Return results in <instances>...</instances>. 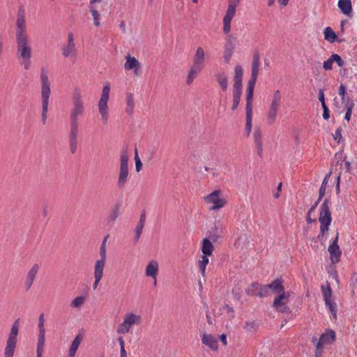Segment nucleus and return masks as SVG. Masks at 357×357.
<instances>
[{
  "label": "nucleus",
  "mask_w": 357,
  "mask_h": 357,
  "mask_svg": "<svg viewBox=\"0 0 357 357\" xmlns=\"http://www.w3.org/2000/svg\"><path fill=\"white\" fill-rule=\"evenodd\" d=\"M129 178L128 155L124 151L120 155V165L116 185L119 188H123L128 183Z\"/></svg>",
  "instance_id": "9b49d317"
},
{
  "label": "nucleus",
  "mask_w": 357,
  "mask_h": 357,
  "mask_svg": "<svg viewBox=\"0 0 357 357\" xmlns=\"http://www.w3.org/2000/svg\"><path fill=\"white\" fill-rule=\"evenodd\" d=\"M330 175H331V173H328V174H326L322 181L321 185L319 188L318 201H320L323 198V197L324 196V195L326 193V186H327V184L328 182V178L330 177Z\"/></svg>",
  "instance_id": "ea45409f"
},
{
  "label": "nucleus",
  "mask_w": 357,
  "mask_h": 357,
  "mask_svg": "<svg viewBox=\"0 0 357 357\" xmlns=\"http://www.w3.org/2000/svg\"><path fill=\"white\" fill-rule=\"evenodd\" d=\"M102 0H90V8L95 6V3L101 2Z\"/></svg>",
  "instance_id": "0e129e2a"
},
{
  "label": "nucleus",
  "mask_w": 357,
  "mask_h": 357,
  "mask_svg": "<svg viewBox=\"0 0 357 357\" xmlns=\"http://www.w3.org/2000/svg\"><path fill=\"white\" fill-rule=\"evenodd\" d=\"M323 108V118L325 120H328L330 117V111L326 105H322Z\"/></svg>",
  "instance_id": "6e6d98bb"
},
{
  "label": "nucleus",
  "mask_w": 357,
  "mask_h": 357,
  "mask_svg": "<svg viewBox=\"0 0 357 357\" xmlns=\"http://www.w3.org/2000/svg\"><path fill=\"white\" fill-rule=\"evenodd\" d=\"M259 284L252 283L246 289V294L250 296H258Z\"/></svg>",
  "instance_id": "c03bdc74"
},
{
  "label": "nucleus",
  "mask_w": 357,
  "mask_h": 357,
  "mask_svg": "<svg viewBox=\"0 0 357 357\" xmlns=\"http://www.w3.org/2000/svg\"><path fill=\"white\" fill-rule=\"evenodd\" d=\"M16 55L24 70H29L31 64L32 47L27 34L24 10H20L16 20Z\"/></svg>",
  "instance_id": "f257e3e1"
},
{
  "label": "nucleus",
  "mask_w": 357,
  "mask_h": 357,
  "mask_svg": "<svg viewBox=\"0 0 357 357\" xmlns=\"http://www.w3.org/2000/svg\"><path fill=\"white\" fill-rule=\"evenodd\" d=\"M252 112H246L245 130L248 135H249L252 130Z\"/></svg>",
  "instance_id": "49530a36"
},
{
  "label": "nucleus",
  "mask_w": 357,
  "mask_h": 357,
  "mask_svg": "<svg viewBox=\"0 0 357 357\" xmlns=\"http://www.w3.org/2000/svg\"><path fill=\"white\" fill-rule=\"evenodd\" d=\"M204 203L208 206L209 211H218L224 208L227 204V198L220 190H215L204 197Z\"/></svg>",
  "instance_id": "423d86ee"
},
{
  "label": "nucleus",
  "mask_w": 357,
  "mask_h": 357,
  "mask_svg": "<svg viewBox=\"0 0 357 357\" xmlns=\"http://www.w3.org/2000/svg\"><path fill=\"white\" fill-rule=\"evenodd\" d=\"M339 239V233L337 232L335 238L331 243L328 248L330 254V259L332 264H336L340 261L342 251L337 244Z\"/></svg>",
  "instance_id": "dca6fc26"
},
{
  "label": "nucleus",
  "mask_w": 357,
  "mask_h": 357,
  "mask_svg": "<svg viewBox=\"0 0 357 357\" xmlns=\"http://www.w3.org/2000/svg\"><path fill=\"white\" fill-rule=\"evenodd\" d=\"M321 291L325 304L328 307L332 314V319L335 321L337 320V306L335 303L331 300L332 290L330 284L327 283L326 287L322 285Z\"/></svg>",
  "instance_id": "2eb2a0df"
},
{
  "label": "nucleus",
  "mask_w": 357,
  "mask_h": 357,
  "mask_svg": "<svg viewBox=\"0 0 357 357\" xmlns=\"http://www.w3.org/2000/svg\"><path fill=\"white\" fill-rule=\"evenodd\" d=\"M260 64V59L259 55L258 54H255L253 56L252 63V73L251 77L249 82H256L257 76L259 74V67Z\"/></svg>",
  "instance_id": "bb28decb"
},
{
  "label": "nucleus",
  "mask_w": 357,
  "mask_h": 357,
  "mask_svg": "<svg viewBox=\"0 0 357 357\" xmlns=\"http://www.w3.org/2000/svg\"><path fill=\"white\" fill-rule=\"evenodd\" d=\"M68 57H70L73 62H75L77 59V52L75 44L73 43V36L68 34Z\"/></svg>",
  "instance_id": "473e14b6"
},
{
  "label": "nucleus",
  "mask_w": 357,
  "mask_h": 357,
  "mask_svg": "<svg viewBox=\"0 0 357 357\" xmlns=\"http://www.w3.org/2000/svg\"><path fill=\"white\" fill-rule=\"evenodd\" d=\"M253 135L258 154L261 156L263 153L262 132L259 129H256Z\"/></svg>",
  "instance_id": "c756f323"
},
{
  "label": "nucleus",
  "mask_w": 357,
  "mask_h": 357,
  "mask_svg": "<svg viewBox=\"0 0 357 357\" xmlns=\"http://www.w3.org/2000/svg\"><path fill=\"white\" fill-rule=\"evenodd\" d=\"M77 139H70V151L72 153H75L77 150Z\"/></svg>",
  "instance_id": "864d4df0"
},
{
  "label": "nucleus",
  "mask_w": 357,
  "mask_h": 357,
  "mask_svg": "<svg viewBox=\"0 0 357 357\" xmlns=\"http://www.w3.org/2000/svg\"><path fill=\"white\" fill-rule=\"evenodd\" d=\"M145 220H146L145 214H142L140 216L139 220V222L136 226V228H135V242H137L139 239V237L142 234L143 228L144 227Z\"/></svg>",
  "instance_id": "72a5a7b5"
},
{
  "label": "nucleus",
  "mask_w": 357,
  "mask_h": 357,
  "mask_svg": "<svg viewBox=\"0 0 357 357\" xmlns=\"http://www.w3.org/2000/svg\"><path fill=\"white\" fill-rule=\"evenodd\" d=\"M336 339L335 332L331 329H327L320 336L319 341L316 345V350L322 351L324 345L331 344L335 342Z\"/></svg>",
  "instance_id": "a211bd4d"
},
{
  "label": "nucleus",
  "mask_w": 357,
  "mask_h": 357,
  "mask_svg": "<svg viewBox=\"0 0 357 357\" xmlns=\"http://www.w3.org/2000/svg\"><path fill=\"white\" fill-rule=\"evenodd\" d=\"M324 39L330 43H334L337 40V35L333 29L330 26L325 28L324 31Z\"/></svg>",
  "instance_id": "f704fd0d"
},
{
  "label": "nucleus",
  "mask_w": 357,
  "mask_h": 357,
  "mask_svg": "<svg viewBox=\"0 0 357 357\" xmlns=\"http://www.w3.org/2000/svg\"><path fill=\"white\" fill-rule=\"evenodd\" d=\"M45 315L43 313L40 314L38 318V342L45 343Z\"/></svg>",
  "instance_id": "cd10ccee"
},
{
  "label": "nucleus",
  "mask_w": 357,
  "mask_h": 357,
  "mask_svg": "<svg viewBox=\"0 0 357 357\" xmlns=\"http://www.w3.org/2000/svg\"><path fill=\"white\" fill-rule=\"evenodd\" d=\"M90 11L92 14V16H93V22H94V24L96 26H98L100 25V20H99V17H100V15H99V13L98 12V10H96V6H92L90 8Z\"/></svg>",
  "instance_id": "de8ad7c7"
},
{
  "label": "nucleus",
  "mask_w": 357,
  "mask_h": 357,
  "mask_svg": "<svg viewBox=\"0 0 357 357\" xmlns=\"http://www.w3.org/2000/svg\"><path fill=\"white\" fill-rule=\"evenodd\" d=\"M83 340V335L78 334L73 341L68 352V357H75L77 350Z\"/></svg>",
  "instance_id": "7c9ffc66"
},
{
  "label": "nucleus",
  "mask_w": 357,
  "mask_h": 357,
  "mask_svg": "<svg viewBox=\"0 0 357 357\" xmlns=\"http://www.w3.org/2000/svg\"><path fill=\"white\" fill-rule=\"evenodd\" d=\"M45 343H37V357H42L44 351Z\"/></svg>",
  "instance_id": "603ef678"
},
{
  "label": "nucleus",
  "mask_w": 357,
  "mask_h": 357,
  "mask_svg": "<svg viewBox=\"0 0 357 357\" xmlns=\"http://www.w3.org/2000/svg\"><path fill=\"white\" fill-rule=\"evenodd\" d=\"M336 63L339 67H342L344 65V61L341 56L337 54H333L326 61L323 63V68L326 70H331L333 69V64Z\"/></svg>",
  "instance_id": "412c9836"
},
{
  "label": "nucleus",
  "mask_w": 357,
  "mask_h": 357,
  "mask_svg": "<svg viewBox=\"0 0 357 357\" xmlns=\"http://www.w3.org/2000/svg\"><path fill=\"white\" fill-rule=\"evenodd\" d=\"M117 341L120 345L121 349H125V342L122 336H119L117 338Z\"/></svg>",
  "instance_id": "bf43d9fd"
},
{
  "label": "nucleus",
  "mask_w": 357,
  "mask_h": 357,
  "mask_svg": "<svg viewBox=\"0 0 357 357\" xmlns=\"http://www.w3.org/2000/svg\"><path fill=\"white\" fill-rule=\"evenodd\" d=\"M208 56L204 49L199 46L192 56V63L188 71L186 84L190 86L197 75L205 68Z\"/></svg>",
  "instance_id": "f03ea898"
},
{
  "label": "nucleus",
  "mask_w": 357,
  "mask_h": 357,
  "mask_svg": "<svg viewBox=\"0 0 357 357\" xmlns=\"http://www.w3.org/2000/svg\"><path fill=\"white\" fill-rule=\"evenodd\" d=\"M120 357H127L126 351L125 349H121Z\"/></svg>",
  "instance_id": "69168bd1"
},
{
  "label": "nucleus",
  "mask_w": 357,
  "mask_h": 357,
  "mask_svg": "<svg viewBox=\"0 0 357 357\" xmlns=\"http://www.w3.org/2000/svg\"><path fill=\"white\" fill-rule=\"evenodd\" d=\"M108 236H105L102 242L100 248V259L101 260L107 261V241Z\"/></svg>",
  "instance_id": "a19ab883"
},
{
  "label": "nucleus",
  "mask_w": 357,
  "mask_h": 357,
  "mask_svg": "<svg viewBox=\"0 0 357 357\" xmlns=\"http://www.w3.org/2000/svg\"><path fill=\"white\" fill-rule=\"evenodd\" d=\"M268 285L270 292L275 293L276 295H280L282 293L287 292L281 280L275 279Z\"/></svg>",
  "instance_id": "a878e982"
},
{
  "label": "nucleus",
  "mask_w": 357,
  "mask_h": 357,
  "mask_svg": "<svg viewBox=\"0 0 357 357\" xmlns=\"http://www.w3.org/2000/svg\"><path fill=\"white\" fill-rule=\"evenodd\" d=\"M110 94V84L107 83L102 88L101 96L98 103V112L103 124H107L109 119L108 101Z\"/></svg>",
  "instance_id": "9d476101"
},
{
  "label": "nucleus",
  "mask_w": 357,
  "mask_h": 357,
  "mask_svg": "<svg viewBox=\"0 0 357 357\" xmlns=\"http://www.w3.org/2000/svg\"><path fill=\"white\" fill-rule=\"evenodd\" d=\"M39 269V265L38 264H34L27 272L24 282L26 290L30 289V288L32 287Z\"/></svg>",
  "instance_id": "aec40b11"
},
{
  "label": "nucleus",
  "mask_w": 357,
  "mask_h": 357,
  "mask_svg": "<svg viewBox=\"0 0 357 357\" xmlns=\"http://www.w3.org/2000/svg\"><path fill=\"white\" fill-rule=\"evenodd\" d=\"M201 250L202 255L211 256L214 250L213 243L207 238H204L202 241Z\"/></svg>",
  "instance_id": "c85d7f7f"
},
{
  "label": "nucleus",
  "mask_w": 357,
  "mask_h": 357,
  "mask_svg": "<svg viewBox=\"0 0 357 357\" xmlns=\"http://www.w3.org/2000/svg\"><path fill=\"white\" fill-rule=\"evenodd\" d=\"M107 261L97 259L95 261L93 266V277L94 282L93 284V289L96 290L99 285L101 280L104 275V269L106 266Z\"/></svg>",
  "instance_id": "f3484780"
},
{
  "label": "nucleus",
  "mask_w": 357,
  "mask_h": 357,
  "mask_svg": "<svg viewBox=\"0 0 357 357\" xmlns=\"http://www.w3.org/2000/svg\"><path fill=\"white\" fill-rule=\"evenodd\" d=\"M135 169L137 172H139L142 168V163L140 158H139L137 150L135 149Z\"/></svg>",
  "instance_id": "8fccbe9b"
},
{
  "label": "nucleus",
  "mask_w": 357,
  "mask_h": 357,
  "mask_svg": "<svg viewBox=\"0 0 357 357\" xmlns=\"http://www.w3.org/2000/svg\"><path fill=\"white\" fill-rule=\"evenodd\" d=\"M220 340L221 342L222 343V344L224 346H227V335H226L222 334L221 335H220Z\"/></svg>",
  "instance_id": "052dcab7"
},
{
  "label": "nucleus",
  "mask_w": 357,
  "mask_h": 357,
  "mask_svg": "<svg viewBox=\"0 0 357 357\" xmlns=\"http://www.w3.org/2000/svg\"><path fill=\"white\" fill-rule=\"evenodd\" d=\"M290 298V292L282 293L280 295H276L273 302V307L274 309L281 313L289 314L291 312V309L288 306Z\"/></svg>",
  "instance_id": "4468645a"
},
{
  "label": "nucleus",
  "mask_w": 357,
  "mask_h": 357,
  "mask_svg": "<svg viewBox=\"0 0 357 357\" xmlns=\"http://www.w3.org/2000/svg\"><path fill=\"white\" fill-rule=\"evenodd\" d=\"M256 82H248L246 94V112H252V99Z\"/></svg>",
  "instance_id": "b1692460"
},
{
  "label": "nucleus",
  "mask_w": 357,
  "mask_h": 357,
  "mask_svg": "<svg viewBox=\"0 0 357 357\" xmlns=\"http://www.w3.org/2000/svg\"><path fill=\"white\" fill-rule=\"evenodd\" d=\"M322 355V351H317L315 350V357H321Z\"/></svg>",
  "instance_id": "774afa93"
},
{
  "label": "nucleus",
  "mask_w": 357,
  "mask_h": 357,
  "mask_svg": "<svg viewBox=\"0 0 357 357\" xmlns=\"http://www.w3.org/2000/svg\"><path fill=\"white\" fill-rule=\"evenodd\" d=\"M340 97H341V100H342V103H344L345 105L347 101V98L349 96H347V94H346L344 96H340Z\"/></svg>",
  "instance_id": "338daca9"
},
{
  "label": "nucleus",
  "mask_w": 357,
  "mask_h": 357,
  "mask_svg": "<svg viewBox=\"0 0 357 357\" xmlns=\"http://www.w3.org/2000/svg\"><path fill=\"white\" fill-rule=\"evenodd\" d=\"M281 104L282 94L280 91L278 89L274 91L271 97L268 111L266 114V120L268 124H273L275 121Z\"/></svg>",
  "instance_id": "1a4fd4ad"
},
{
  "label": "nucleus",
  "mask_w": 357,
  "mask_h": 357,
  "mask_svg": "<svg viewBox=\"0 0 357 357\" xmlns=\"http://www.w3.org/2000/svg\"><path fill=\"white\" fill-rule=\"evenodd\" d=\"M84 110V107L82 91L79 89H75L72 95L70 119L77 121L78 117L83 114Z\"/></svg>",
  "instance_id": "f8f14e48"
},
{
  "label": "nucleus",
  "mask_w": 357,
  "mask_h": 357,
  "mask_svg": "<svg viewBox=\"0 0 357 357\" xmlns=\"http://www.w3.org/2000/svg\"><path fill=\"white\" fill-rule=\"evenodd\" d=\"M282 183L280 182L278 187H277V189L275 190V192L273 193V197L275 198V199H278L280 196V192L282 190Z\"/></svg>",
  "instance_id": "4d7b16f0"
},
{
  "label": "nucleus",
  "mask_w": 357,
  "mask_h": 357,
  "mask_svg": "<svg viewBox=\"0 0 357 357\" xmlns=\"http://www.w3.org/2000/svg\"><path fill=\"white\" fill-rule=\"evenodd\" d=\"M337 6L342 13L346 15H349L352 12L351 0H339Z\"/></svg>",
  "instance_id": "2f4dec72"
},
{
  "label": "nucleus",
  "mask_w": 357,
  "mask_h": 357,
  "mask_svg": "<svg viewBox=\"0 0 357 357\" xmlns=\"http://www.w3.org/2000/svg\"><path fill=\"white\" fill-rule=\"evenodd\" d=\"M319 201H317L315 202V204L309 209L308 212H307V215H310L311 213H312L314 209L316 208V207L318 205V203H319Z\"/></svg>",
  "instance_id": "680f3d73"
},
{
  "label": "nucleus",
  "mask_w": 357,
  "mask_h": 357,
  "mask_svg": "<svg viewBox=\"0 0 357 357\" xmlns=\"http://www.w3.org/2000/svg\"><path fill=\"white\" fill-rule=\"evenodd\" d=\"M243 68L240 65H236L234 68V77H233V89H232V96H233V104L231 109L235 110L238 107L241 96L242 93L243 87Z\"/></svg>",
  "instance_id": "39448f33"
},
{
  "label": "nucleus",
  "mask_w": 357,
  "mask_h": 357,
  "mask_svg": "<svg viewBox=\"0 0 357 357\" xmlns=\"http://www.w3.org/2000/svg\"><path fill=\"white\" fill-rule=\"evenodd\" d=\"M142 324V317L134 312H128L125 314L123 321L119 324L116 328V333L119 335H124L130 333L131 328L135 325Z\"/></svg>",
  "instance_id": "0eeeda50"
},
{
  "label": "nucleus",
  "mask_w": 357,
  "mask_h": 357,
  "mask_svg": "<svg viewBox=\"0 0 357 357\" xmlns=\"http://www.w3.org/2000/svg\"><path fill=\"white\" fill-rule=\"evenodd\" d=\"M120 206L115 205L110 211L108 219L110 222H114L119 215Z\"/></svg>",
  "instance_id": "79ce46f5"
},
{
  "label": "nucleus",
  "mask_w": 357,
  "mask_h": 357,
  "mask_svg": "<svg viewBox=\"0 0 357 357\" xmlns=\"http://www.w3.org/2000/svg\"><path fill=\"white\" fill-rule=\"evenodd\" d=\"M259 291L258 296L259 297H267L270 294V290L268 288V285H261L259 284Z\"/></svg>",
  "instance_id": "a18cd8bd"
},
{
  "label": "nucleus",
  "mask_w": 357,
  "mask_h": 357,
  "mask_svg": "<svg viewBox=\"0 0 357 357\" xmlns=\"http://www.w3.org/2000/svg\"><path fill=\"white\" fill-rule=\"evenodd\" d=\"M241 0H229L228 7L222 20V31L228 34L231 31V22L236 15V8Z\"/></svg>",
  "instance_id": "ddd939ff"
},
{
  "label": "nucleus",
  "mask_w": 357,
  "mask_h": 357,
  "mask_svg": "<svg viewBox=\"0 0 357 357\" xmlns=\"http://www.w3.org/2000/svg\"><path fill=\"white\" fill-rule=\"evenodd\" d=\"M215 79L222 89V92H226L229 86L228 77L225 72L218 71L215 73Z\"/></svg>",
  "instance_id": "5701e85b"
},
{
  "label": "nucleus",
  "mask_w": 357,
  "mask_h": 357,
  "mask_svg": "<svg viewBox=\"0 0 357 357\" xmlns=\"http://www.w3.org/2000/svg\"><path fill=\"white\" fill-rule=\"evenodd\" d=\"M77 121L71 120L70 139H77Z\"/></svg>",
  "instance_id": "09e8293b"
},
{
  "label": "nucleus",
  "mask_w": 357,
  "mask_h": 357,
  "mask_svg": "<svg viewBox=\"0 0 357 357\" xmlns=\"http://www.w3.org/2000/svg\"><path fill=\"white\" fill-rule=\"evenodd\" d=\"M319 221L320 222L319 234L317 236L320 241H325V234L329 229L332 222L331 213L329 208V200L325 199L320 206Z\"/></svg>",
  "instance_id": "20e7f679"
},
{
  "label": "nucleus",
  "mask_w": 357,
  "mask_h": 357,
  "mask_svg": "<svg viewBox=\"0 0 357 357\" xmlns=\"http://www.w3.org/2000/svg\"><path fill=\"white\" fill-rule=\"evenodd\" d=\"M126 105H127L126 112L129 114H131V113H132V111L134 109V105H135L134 97H133L132 93H127L126 97Z\"/></svg>",
  "instance_id": "58836bf2"
},
{
  "label": "nucleus",
  "mask_w": 357,
  "mask_h": 357,
  "mask_svg": "<svg viewBox=\"0 0 357 357\" xmlns=\"http://www.w3.org/2000/svg\"><path fill=\"white\" fill-rule=\"evenodd\" d=\"M347 93V88L344 84H340L338 90V94L340 96H344Z\"/></svg>",
  "instance_id": "13d9d810"
},
{
  "label": "nucleus",
  "mask_w": 357,
  "mask_h": 357,
  "mask_svg": "<svg viewBox=\"0 0 357 357\" xmlns=\"http://www.w3.org/2000/svg\"><path fill=\"white\" fill-rule=\"evenodd\" d=\"M333 138L335 140H336L338 143L340 142V140L342 139V128L340 127L338 128L335 133L333 134Z\"/></svg>",
  "instance_id": "3c124183"
},
{
  "label": "nucleus",
  "mask_w": 357,
  "mask_h": 357,
  "mask_svg": "<svg viewBox=\"0 0 357 357\" xmlns=\"http://www.w3.org/2000/svg\"><path fill=\"white\" fill-rule=\"evenodd\" d=\"M208 256L202 255L199 260L197 267L203 277L206 275V268L209 262Z\"/></svg>",
  "instance_id": "c9c22d12"
},
{
  "label": "nucleus",
  "mask_w": 357,
  "mask_h": 357,
  "mask_svg": "<svg viewBox=\"0 0 357 357\" xmlns=\"http://www.w3.org/2000/svg\"><path fill=\"white\" fill-rule=\"evenodd\" d=\"M289 0H278V3L283 6H286L288 4Z\"/></svg>",
  "instance_id": "e2e57ef3"
},
{
  "label": "nucleus",
  "mask_w": 357,
  "mask_h": 357,
  "mask_svg": "<svg viewBox=\"0 0 357 357\" xmlns=\"http://www.w3.org/2000/svg\"><path fill=\"white\" fill-rule=\"evenodd\" d=\"M318 98H319V101L321 102V106H322V105H326V103H325V98H324V89H319Z\"/></svg>",
  "instance_id": "5fc2aeb1"
},
{
  "label": "nucleus",
  "mask_w": 357,
  "mask_h": 357,
  "mask_svg": "<svg viewBox=\"0 0 357 357\" xmlns=\"http://www.w3.org/2000/svg\"><path fill=\"white\" fill-rule=\"evenodd\" d=\"M158 271V262L155 259H152L148 263L145 268V275L146 277L155 278L157 277Z\"/></svg>",
  "instance_id": "393cba45"
},
{
  "label": "nucleus",
  "mask_w": 357,
  "mask_h": 357,
  "mask_svg": "<svg viewBox=\"0 0 357 357\" xmlns=\"http://www.w3.org/2000/svg\"><path fill=\"white\" fill-rule=\"evenodd\" d=\"M126 63L124 64V69L127 71L133 70L134 75L139 76L140 75L141 64L139 61L134 56L128 54L125 57Z\"/></svg>",
  "instance_id": "6ab92c4d"
},
{
  "label": "nucleus",
  "mask_w": 357,
  "mask_h": 357,
  "mask_svg": "<svg viewBox=\"0 0 357 357\" xmlns=\"http://www.w3.org/2000/svg\"><path fill=\"white\" fill-rule=\"evenodd\" d=\"M19 319H16L12 325L4 349V357H13L17 347V335L19 333Z\"/></svg>",
  "instance_id": "6e6552de"
},
{
  "label": "nucleus",
  "mask_w": 357,
  "mask_h": 357,
  "mask_svg": "<svg viewBox=\"0 0 357 357\" xmlns=\"http://www.w3.org/2000/svg\"><path fill=\"white\" fill-rule=\"evenodd\" d=\"M234 52V47L231 43H227L225 46V50L223 52V58L226 63H229L231 60Z\"/></svg>",
  "instance_id": "e433bc0d"
},
{
  "label": "nucleus",
  "mask_w": 357,
  "mask_h": 357,
  "mask_svg": "<svg viewBox=\"0 0 357 357\" xmlns=\"http://www.w3.org/2000/svg\"><path fill=\"white\" fill-rule=\"evenodd\" d=\"M41 81V101L42 114L41 119L43 125L46 123L49 106V98L51 93L50 82L48 79L47 72L43 68L40 73Z\"/></svg>",
  "instance_id": "7ed1b4c3"
},
{
  "label": "nucleus",
  "mask_w": 357,
  "mask_h": 357,
  "mask_svg": "<svg viewBox=\"0 0 357 357\" xmlns=\"http://www.w3.org/2000/svg\"><path fill=\"white\" fill-rule=\"evenodd\" d=\"M354 107V102L351 100L350 97L347 98V101L345 104L344 108L346 109V114L344 119L349 121L351 117L352 110Z\"/></svg>",
  "instance_id": "4c0bfd02"
},
{
  "label": "nucleus",
  "mask_w": 357,
  "mask_h": 357,
  "mask_svg": "<svg viewBox=\"0 0 357 357\" xmlns=\"http://www.w3.org/2000/svg\"><path fill=\"white\" fill-rule=\"evenodd\" d=\"M202 343L213 351H216L218 349V340L211 334L204 333L202 335Z\"/></svg>",
  "instance_id": "4be33fe9"
},
{
  "label": "nucleus",
  "mask_w": 357,
  "mask_h": 357,
  "mask_svg": "<svg viewBox=\"0 0 357 357\" xmlns=\"http://www.w3.org/2000/svg\"><path fill=\"white\" fill-rule=\"evenodd\" d=\"M86 299V298L84 296H77L71 302V306L79 308L84 305Z\"/></svg>",
  "instance_id": "37998d69"
}]
</instances>
